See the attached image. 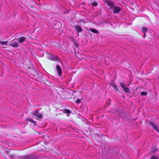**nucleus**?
Wrapping results in <instances>:
<instances>
[{
	"instance_id": "f03ea898",
	"label": "nucleus",
	"mask_w": 159,
	"mask_h": 159,
	"mask_svg": "<svg viewBox=\"0 0 159 159\" xmlns=\"http://www.w3.org/2000/svg\"><path fill=\"white\" fill-rule=\"evenodd\" d=\"M149 124L153 128L156 130V131L158 132V127L156 123H154L152 121L149 122Z\"/></svg>"
},
{
	"instance_id": "dca6fc26",
	"label": "nucleus",
	"mask_w": 159,
	"mask_h": 159,
	"mask_svg": "<svg viewBox=\"0 0 159 159\" xmlns=\"http://www.w3.org/2000/svg\"><path fill=\"white\" fill-rule=\"evenodd\" d=\"M36 117L39 118H42L43 117V115L41 114H39Z\"/></svg>"
},
{
	"instance_id": "bb28decb",
	"label": "nucleus",
	"mask_w": 159,
	"mask_h": 159,
	"mask_svg": "<svg viewBox=\"0 0 159 159\" xmlns=\"http://www.w3.org/2000/svg\"><path fill=\"white\" fill-rule=\"evenodd\" d=\"M158 79H159V77H158Z\"/></svg>"
},
{
	"instance_id": "9d476101",
	"label": "nucleus",
	"mask_w": 159,
	"mask_h": 159,
	"mask_svg": "<svg viewBox=\"0 0 159 159\" xmlns=\"http://www.w3.org/2000/svg\"><path fill=\"white\" fill-rule=\"evenodd\" d=\"M89 30L91 31L93 33H96L97 34H98L99 33V31L98 30H97L94 29H93V28H90L89 29Z\"/></svg>"
},
{
	"instance_id": "412c9836",
	"label": "nucleus",
	"mask_w": 159,
	"mask_h": 159,
	"mask_svg": "<svg viewBox=\"0 0 159 159\" xmlns=\"http://www.w3.org/2000/svg\"><path fill=\"white\" fill-rule=\"evenodd\" d=\"M30 122L33 123L35 125L36 123V122L33 120L32 119H30Z\"/></svg>"
},
{
	"instance_id": "a878e982",
	"label": "nucleus",
	"mask_w": 159,
	"mask_h": 159,
	"mask_svg": "<svg viewBox=\"0 0 159 159\" xmlns=\"http://www.w3.org/2000/svg\"><path fill=\"white\" fill-rule=\"evenodd\" d=\"M31 7H33L32 6H31Z\"/></svg>"
},
{
	"instance_id": "f257e3e1",
	"label": "nucleus",
	"mask_w": 159,
	"mask_h": 159,
	"mask_svg": "<svg viewBox=\"0 0 159 159\" xmlns=\"http://www.w3.org/2000/svg\"><path fill=\"white\" fill-rule=\"evenodd\" d=\"M103 1L111 9H113L115 6L114 3L112 1L103 0Z\"/></svg>"
},
{
	"instance_id": "20e7f679",
	"label": "nucleus",
	"mask_w": 159,
	"mask_h": 159,
	"mask_svg": "<svg viewBox=\"0 0 159 159\" xmlns=\"http://www.w3.org/2000/svg\"><path fill=\"white\" fill-rule=\"evenodd\" d=\"M113 9V12L115 14L118 13L121 10V8L118 6L115 7V6Z\"/></svg>"
},
{
	"instance_id": "f8f14e48",
	"label": "nucleus",
	"mask_w": 159,
	"mask_h": 159,
	"mask_svg": "<svg viewBox=\"0 0 159 159\" xmlns=\"http://www.w3.org/2000/svg\"><path fill=\"white\" fill-rule=\"evenodd\" d=\"M39 110H37L35 111H34L33 112V113H32V114L33 115L36 116H37L39 114Z\"/></svg>"
},
{
	"instance_id": "5701e85b",
	"label": "nucleus",
	"mask_w": 159,
	"mask_h": 159,
	"mask_svg": "<svg viewBox=\"0 0 159 159\" xmlns=\"http://www.w3.org/2000/svg\"><path fill=\"white\" fill-rule=\"evenodd\" d=\"M144 33V38H145V37L146 36V34H145V33Z\"/></svg>"
},
{
	"instance_id": "a211bd4d",
	"label": "nucleus",
	"mask_w": 159,
	"mask_h": 159,
	"mask_svg": "<svg viewBox=\"0 0 159 159\" xmlns=\"http://www.w3.org/2000/svg\"><path fill=\"white\" fill-rule=\"evenodd\" d=\"M64 112L69 114L70 113V111L68 109H66L64 110Z\"/></svg>"
},
{
	"instance_id": "393cba45",
	"label": "nucleus",
	"mask_w": 159,
	"mask_h": 159,
	"mask_svg": "<svg viewBox=\"0 0 159 159\" xmlns=\"http://www.w3.org/2000/svg\"><path fill=\"white\" fill-rule=\"evenodd\" d=\"M109 100L110 102L111 100H110V99H109Z\"/></svg>"
},
{
	"instance_id": "423d86ee",
	"label": "nucleus",
	"mask_w": 159,
	"mask_h": 159,
	"mask_svg": "<svg viewBox=\"0 0 159 159\" xmlns=\"http://www.w3.org/2000/svg\"><path fill=\"white\" fill-rule=\"evenodd\" d=\"M48 57L49 59L52 61H59V59L57 57H55L53 55H50Z\"/></svg>"
},
{
	"instance_id": "9b49d317",
	"label": "nucleus",
	"mask_w": 159,
	"mask_h": 159,
	"mask_svg": "<svg viewBox=\"0 0 159 159\" xmlns=\"http://www.w3.org/2000/svg\"><path fill=\"white\" fill-rule=\"evenodd\" d=\"M10 45L14 47H17L18 46V43L16 42H12Z\"/></svg>"
},
{
	"instance_id": "ddd939ff",
	"label": "nucleus",
	"mask_w": 159,
	"mask_h": 159,
	"mask_svg": "<svg viewBox=\"0 0 159 159\" xmlns=\"http://www.w3.org/2000/svg\"><path fill=\"white\" fill-rule=\"evenodd\" d=\"M7 43H8L7 41H1L0 40V43L2 45H7Z\"/></svg>"
},
{
	"instance_id": "aec40b11",
	"label": "nucleus",
	"mask_w": 159,
	"mask_h": 159,
	"mask_svg": "<svg viewBox=\"0 0 159 159\" xmlns=\"http://www.w3.org/2000/svg\"><path fill=\"white\" fill-rule=\"evenodd\" d=\"M82 100V99H81V100L79 99H78L76 100V102L77 103H79Z\"/></svg>"
},
{
	"instance_id": "6ab92c4d",
	"label": "nucleus",
	"mask_w": 159,
	"mask_h": 159,
	"mask_svg": "<svg viewBox=\"0 0 159 159\" xmlns=\"http://www.w3.org/2000/svg\"><path fill=\"white\" fill-rule=\"evenodd\" d=\"M92 5L94 6H97L98 5V3L96 2H93L92 3Z\"/></svg>"
},
{
	"instance_id": "2eb2a0df",
	"label": "nucleus",
	"mask_w": 159,
	"mask_h": 159,
	"mask_svg": "<svg viewBox=\"0 0 159 159\" xmlns=\"http://www.w3.org/2000/svg\"><path fill=\"white\" fill-rule=\"evenodd\" d=\"M112 86H113V88L115 89L116 90H117L118 91H119V90L118 89V88L116 84H113Z\"/></svg>"
},
{
	"instance_id": "1a4fd4ad",
	"label": "nucleus",
	"mask_w": 159,
	"mask_h": 159,
	"mask_svg": "<svg viewBox=\"0 0 159 159\" xmlns=\"http://www.w3.org/2000/svg\"><path fill=\"white\" fill-rule=\"evenodd\" d=\"M22 159H37V157L36 156H26Z\"/></svg>"
},
{
	"instance_id": "0eeeda50",
	"label": "nucleus",
	"mask_w": 159,
	"mask_h": 159,
	"mask_svg": "<svg viewBox=\"0 0 159 159\" xmlns=\"http://www.w3.org/2000/svg\"><path fill=\"white\" fill-rule=\"evenodd\" d=\"M56 70L58 72V75L60 76H61L62 74V71L61 68L58 65L56 66Z\"/></svg>"
},
{
	"instance_id": "7ed1b4c3",
	"label": "nucleus",
	"mask_w": 159,
	"mask_h": 159,
	"mask_svg": "<svg viewBox=\"0 0 159 159\" xmlns=\"http://www.w3.org/2000/svg\"><path fill=\"white\" fill-rule=\"evenodd\" d=\"M120 85L121 87L125 91L128 93H130L129 89L126 87L123 83H120Z\"/></svg>"
},
{
	"instance_id": "f3484780",
	"label": "nucleus",
	"mask_w": 159,
	"mask_h": 159,
	"mask_svg": "<svg viewBox=\"0 0 159 159\" xmlns=\"http://www.w3.org/2000/svg\"><path fill=\"white\" fill-rule=\"evenodd\" d=\"M141 94L142 95L146 96L147 94V93L146 92H142L141 93Z\"/></svg>"
},
{
	"instance_id": "b1692460",
	"label": "nucleus",
	"mask_w": 159,
	"mask_h": 159,
	"mask_svg": "<svg viewBox=\"0 0 159 159\" xmlns=\"http://www.w3.org/2000/svg\"><path fill=\"white\" fill-rule=\"evenodd\" d=\"M32 1L33 2H34V0H32Z\"/></svg>"
},
{
	"instance_id": "4be33fe9",
	"label": "nucleus",
	"mask_w": 159,
	"mask_h": 159,
	"mask_svg": "<svg viewBox=\"0 0 159 159\" xmlns=\"http://www.w3.org/2000/svg\"><path fill=\"white\" fill-rule=\"evenodd\" d=\"M151 159H158L157 157L155 156H152L151 158Z\"/></svg>"
},
{
	"instance_id": "6e6552de",
	"label": "nucleus",
	"mask_w": 159,
	"mask_h": 159,
	"mask_svg": "<svg viewBox=\"0 0 159 159\" xmlns=\"http://www.w3.org/2000/svg\"><path fill=\"white\" fill-rule=\"evenodd\" d=\"M16 39L18 40V42L19 43H21L25 41L26 38L24 37H21L20 38H17Z\"/></svg>"
},
{
	"instance_id": "39448f33",
	"label": "nucleus",
	"mask_w": 159,
	"mask_h": 159,
	"mask_svg": "<svg viewBox=\"0 0 159 159\" xmlns=\"http://www.w3.org/2000/svg\"><path fill=\"white\" fill-rule=\"evenodd\" d=\"M74 28L76 31L78 33L81 32L83 30L81 27L78 25H75L74 26Z\"/></svg>"
},
{
	"instance_id": "4468645a",
	"label": "nucleus",
	"mask_w": 159,
	"mask_h": 159,
	"mask_svg": "<svg viewBox=\"0 0 159 159\" xmlns=\"http://www.w3.org/2000/svg\"><path fill=\"white\" fill-rule=\"evenodd\" d=\"M148 30L147 28L145 27H143L142 31L143 33H146V31H147Z\"/></svg>"
}]
</instances>
